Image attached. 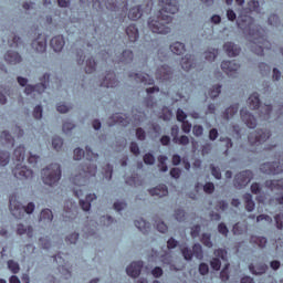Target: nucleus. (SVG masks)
I'll use <instances>...</instances> for the list:
<instances>
[{"mask_svg":"<svg viewBox=\"0 0 283 283\" xmlns=\"http://www.w3.org/2000/svg\"><path fill=\"white\" fill-rule=\"evenodd\" d=\"M163 3L157 18H149L148 28L154 34H169L171 28L167 23H171V15L178 12V1L176 0H160Z\"/></svg>","mask_w":283,"mask_h":283,"instance_id":"nucleus-1","label":"nucleus"},{"mask_svg":"<svg viewBox=\"0 0 283 283\" xmlns=\"http://www.w3.org/2000/svg\"><path fill=\"white\" fill-rule=\"evenodd\" d=\"M239 29L250 36V50L258 56H264V49L271 50V44L264 39L262 27L250 24L249 27H239Z\"/></svg>","mask_w":283,"mask_h":283,"instance_id":"nucleus-2","label":"nucleus"},{"mask_svg":"<svg viewBox=\"0 0 283 283\" xmlns=\"http://www.w3.org/2000/svg\"><path fill=\"white\" fill-rule=\"evenodd\" d=\"M99 56H102L103 61L105 63H115L117 65H129L134 62V51L126 49L119 54H115V56H112V53L108 51H102L99 53Z\"/></svg>","mask_w":283,"mask_h":283,"instance_id":"nucleus-3","label":"nucleus"},{"mask_svg":"<svg viewBox=\"0 0 283 283\" xmlns=\"http://www.w3.org/2000/svg\"><path fill=\"white\" fill-rule=\"evenodd\" d=\"M62 170L61 165L59 164H50L45 168L41 170V178L44 185L48 187H54L59 185V180H61Z\"/></svg>","mask_w":283,"mask_h":283,"instance_id":"nucleus-4","label":"nucleus"},{"mask_svg":"<svg viewBox=\"0 0 283 283\" xmlns=\"http://www.w3.org/2000/svg\"><path fill=\"white\" fill-rule=\"evenodd\" d=\"M266 189L276 193L270 199V205H283V179H270L264 182Z\"/></svg>","mask_w":283,"mask_h":283,"instance_id":"nucleus-5","label":"nucleus"},{"mask_svg":"<svg viewBox=\"0 0 283 283\" xmlns=\"http://www.w3.org/2000/svg\"><path fill=\"white\" fill-rule=\"evenodd\" d=\"M93 3H98V8H106L111 12H119L120 18L127 15V2L118 4V0H93Z\"/></svg>","mask_w":283,"mask_h":283,"instance_id":"nucleus-6","label":"nucleus"},{"mask_svg":"<svg viewBox=\"0 0 283 283\" xmlns=\"http://www.w3.org/2000/svg\"><path fill=\"white\" fill-rule=\"evenodd\" d=\"M271 138V130L266 128H258L248 136V140L252 147H260Z\"/></svg>","mask_w":283,"mask_h":283,"instance_id":"nucleus-7","label":"nucleus"},{"mask_svg":"<svg viewBox=\"0 0 283 283\" xmlns=\"http://www.w3.org/2000/svg\"><path fill=\"white\" fill-rule=\"evenodd\" d=\"M253 180V171L243 170L234 176L233 185L235 189H244Z\"/></svg>","mask_w":283,"mask_h":283,"instance_id":"nucleus-8","label":"nucleus"},{"mask_svg":"<svg viewBox=\"0 0 283 283\" xmlns=\"http://www.w3.org/2000/svg\"><path fill=\"white\" fill-rule=\"evenodd\" d=\"M260 171L268 176H277V174H283V164L280 161H268L260 166Z\"/></svg>","mask_w":283,"mask_h":283,"instance_id":"nucleus-9","label":"nucleus"},{"mask_svg":"<svg viewBox=\"0 0 283 283\" xmlns=\"http://www.w3.org/2000/svg\"><path fill=\"white\" fill-rule=\"evenodd\" d=\"M12 174L17 180H32V177L34 176L32 169H29L28 166H23L21 164H18L12 169Z\"/></svg>","mask_w":283,"mask_h":283,"instance_id":"nucleus-10","label":"nucleus"},{"mask_svg":"<svg viewBox=\"0 0 283 283\" xmlns=\"http://www.w3.org/2000/svg\"><path fill=\"white\" fill-rule=\"evenodd\" d=\"M73 154L74 160H81L82 158H86L90 163L98 160V154L94 153L90 146H86V151L81 148H75Z\"/></svg>","mask_w":283,"mask_h":283,"instance_id":"nucleus-11","label":"nucleus"},{"mask_svg":"<svg viewBox=\"0 0 283 283\" xmlns=\"http://www.w3.org/2000/svg\"><path fill=\"white\" fill-rule=\"evenodd\" d=\"M53 258L54 262H56L57 264V269L61 275H63L64 280H70V277H72V270L67 268V263H65V259H63V255L61 253H57Z\"/></svg>","mask_w":283,"mask_h":283,"instance_id":"nucleus-12","label":"nucleus"},{"mask_svg":"<svg viewBox=\"0 0 283 283\" xmlns=\"http://www.w3.org/2000/svg\"><path fill=\"white\" fill-rule=\"evenodd\" d=\"M172 76L174 71L167 64L160 65L156 71V78H158L163 83L171 81Z\"/></svg>","mask_w":283,"mask_h":283,"instance_id":"nucleus-13","label":"nucleus"},{"mask_svg":"<svg viewBox=\"0 0 283 283\" xmlns=\"http://www.w3.org/2000/svg\"><path fill=\"white\" fill-rule=\"evenodd\" d=\"M118 80L116 78V73L114 71H108L102 82L99 83L101 87H118Z\"/></svg>","mask_w":283,"mask_h":283,"instance_id":"nucleus-14","label":"nucleus"},{"mask_svg":"<svg viewBox=\"0 0 283 283\" xmlns=\"http://www.w3.org/2000/svg\"><path fill=\"white\" fill-rule=\"evenodd\" d=\"M240 114L241 119L247 125V127H249L250 129H255L258 127V119L255 118V116H253V114L249 113V111L244 108L240 111Z\"/></svg>","mask_w":283,"mask_h":283,"instance_id":"nucleus-15","label":"nucleus"},{"mask_svg":"<svg viewBox=\"0 0 283 283\" xmlns=\"http://www.w3.org/2000/svg\"><path fill=\"white\" fill-rule=\"evenodd\" d=\"M221 70L228 74V76H235V71L240 70V63L238 61H223L221 63Z\"/></svg>","mask_w":283,"mask_h":283,"instance_id":"nucleus-16","label":"nucleus"},{"mask_svg":"<svg viewBox=\"0 0 283 283\" xmlns=\"http://www.w3.org/2000/svg\"><path fill=\"white\" fill-rule=\"evenodd\" d=\"M128 78L137 83H143L144 85H154L155 83L153 77L149 76V74H145V73H129Z\"/></svg>","mask_w":283,"mask_h":283,"instance_id":"nucleus-17","label":"nucleus"},{"mask_svg":"<svg viewBox=\"0 0 283 283\" xmlns=\"http://www.w3.org/2000/svg\"><path fill=\"white\" fill-rule=\"evenodd\" d=\"M144 263L143 261H135L130 263L129 266L126 268V273L129 277H138L143 271Z\"/></svg>","mask_w":283,"mask_h":283,"instance_id":"nucleus-18","label":"nucleus"},{"mask_svg":"<svg viewBox=\"0 0 283 283\" xmlns=\"http://www.w3.org/2000/svg\"><path fill=\"white\" fill-rule=\"evenodd\" d=\"M31 48L35 52L43 54V52L48 50V40L44 36L39 35L35 40L32 41Z\"/></svg>","mask_w":283,"mask_h":283,"instance_id":"nucleus-19","label":"nucleus"},{"mask_svg":"<svg viewBox=\"0 0 283 283\" xmlns=\"http://www.w3.org/2000/svg\"><path fill=\"white\" fill-rule=\"evenodd\" d=\"M40 83L33 85L34 92L38 94H43L45 90H48V85H50V73H44L40 78Z\"/></svg>","mask_w":283,"mask_h":283,"instance_id":"nucleus-20","label":"nucleus"},{"mask_svg":"<svg viewBox=\"0 0 283 283\" xmlns=\"http://www.w3.org/2000/svg\"><path fill=\"white\" fill-rule=\"evenodd\" d=\"M4 61L9 65H17L18 63H21L23 59L19 52L10 50L4 54Z\"/></svg>","mask_w":283,"mask_h":283,"instance_id":"nucleus-21","label":"nucleus"},{"mask_svg":"<svg viewBox=\"0 0 283 283\" xmlns=\"http://www.w3.org/2000/svg\"><path fill=\"white\" fill-rule=\"evenodd\" d=\"M126 35L128 36L129 43H136L138 41L140 33L138 32V27L136 24H129L125 29Z\"/></svg>","mask_w":283,"mask_h":283,"instance_id":"nucleus-22","label":"nucleus"},{"mask_svg":"<svg viewBox=\"0 0 283 283\" xmlns=\"http://www.w3.org/2000/svg\"><path fill=\"white\" fill-rule=\"evenodd\" d=\"M223 50L226 51V54H228V56H238L242 51V49H240L238 44L233 42H226L223 45Z\"/></svg>","mask_w":283,"mask_h":283,"instance_id":"nucleus-23","label":"nucleus"},{"mask_svg":"<svg viewBox=\"0 0 283 283\" xmlns=\"http://www.w3.org/2000/svg\"><path fill=\"white\" fill-rule=\"evenodd\" d=\"M51 48L54 52H61L65 48V38L63 35H56L51 39Z\"/></svg>","mask_w":283,"mask_h":283,"instance_id":"nucleus-24","label":"nucleus"},{"mask_svg":"<svg viewBox=\"0 0 283 283\" xmlns=\"http://www.w3.org/2000/svg\"><path fill=\"white\" fill-rule=\"evenodd\" d=\"M148 191L151 196H158V198H165V196H169V189L166 185H159L149 189Z\"/></svg>","mask_w":283,"mask_h":283,"instance_id":"nucleus-25","label":"nucleus"},{"mask_svg":"<svg viewBox=\"0 0 283 283\" xmlns=\"http://www.w3.org/2000/svg\"><path fill=\"white\" fill-rule=\"evenodd\" d=\"M268 269H269V266L264 263H259L256 265L251 263L249 265V271H250V273H252V275H264V273H266Z\"/></svg>","mask_w":283,"mask_h":283,"instance_id":"nucleus-26","label":"nucleus"},{"mask_svg":"<svg viewBox=\"0 0 283 283\" xmlns=\"http://www.w3.org/2000/svg\"><path fill=\"white\" fill-rule=\"evenodd\" d=\"M135 227L144 233V235H147L149 231H151V223L147 222L145 219L140 218L135 220Z\"/></svg>","mask_w":283,"mask_h":283,"instance_id":"nucleus-27","label":"nucleus"},{"mask_svg":"<svg viewBox=\"0 0 283 283\" xmlns=\"http://www.w3.org/2000/svg\"><path fill=\"white\" fill-rule=\"evenodd\" d=\"M96 200V193H88L86 195L85 200L80 199V207L83 209V211H90L92 209V202Z\"/></svg>","mask_w":283,"mask_h":283,"instance_id":"nucleus-28","label":"nucleus"},{"mask_svg":"<svg viewBox=\"0 0 283 283\" xmlns=\"http://www.w3.org/2000/svg\"><path fill=\"white\" fill-rule=\"evenodd\" d=\"M273 112V106L271 104L263 105L259 109V116L261 120H271V113Z\"/></svg>","mask_w":283,"mask_h":283,"instance_id":"nucleus-29","label":"nucleus"},{"mask_svg":"<svg viewBox=\"0 0 283 283\" xmlns=\"http://www.w3.org/2000/svg\"><path fill=\"white\" fill-rule=\"evenodd\" d=\"M180 65L185 72H189L192 67H196L193 64V55L186 54L185 57L181 59Z\"/></svg>","mask_w":283,"mask_h":283,"instance_id":"nucleus-30","label":"nucleus"},{"mask_svg":"<svg viewBox=\"0 0 283 283\" xmlns=\"http://www.w3.org/2000/svg\"><path fill=\"white\" fill-rule=\"evenodd\" d=\"M28 235V238H33L34 237V228L32 226H29L25 228L23 223L18 224L17 227V234L18 235Z\"/></svg>","mask_w":283,"mask_h":283,"instance_id":"nucleus-31","label":"nucleus"},{"mask_svg":"<svg viewBox=\"0 0 283 283\" xmlns=\"http://www.w3.org/2000/svg\"><path fill=\"white\" fill-rule=\"evenodd\" d=\"M140 17H143V7L142 6L133 7L128 11V19H130V21H138V19H140Z\"/></svg>","mask_w":283,"mask_h":283,"instance_id":"nucleus-32","label":"nucleus"},{"mask_svg":"<svg viewBox=\"0 0 283 283\" xmlns=\"http://www.w3.org/2000/svg\"><path fill=\"white\" fill-rule=\"evenodd\" d=\"M240 111V104H233L230 107L226 108L223 112V118L224 120H229V118H233L235 114Z\"/></svg>","mask_w":283,"mask_h":283,"instance_id":"nucleus-33","label":"nucleus"},{"mask_svg":"<svg viewBox=\"0 0 283 283\" xmlns=\"http://www.w3.org/2000/svg\"><path fill=\"white\" fill-rule=\"evenodd\" d=\"M260 94L253 93L248 98V105L250 109H260Z\"/></svg>","mask_w":283,"mask_h":283,"instance_id":"nucleus-34","label":"nucleus"},{"mask_svg":"<svg viewBox=\"0 0 283 283\" xmlns=\"http://www.w3.org/2000/svg\"><path fill=\"white\" fill-rule=\"evenodd\" d=\"M13 158L18 163H23L25 160V146H18L13 151Z\"/></svg>","mask_w":283,"mask_h":283,"instance_id":"nucleus-35","label":"nucleus"},{"mask_svg":"<svg viewBox=\"0 0 283 283\" xmlns=\"http://www.w3.org/2000/svg\"><path fill=\"white\" fill-rule=\"evenodd\" d=\"M2 42H8L10 48H21L23 45V40L18 35H13L11 41L10 38L2 36Z\"/></svg>","mask_w":283,"mask_h":283,"instance_id":"nucleus-36","label":"nucleus"},{"mask_svg":"<svg viewBox=\"0 0 283 283\" xmlns=\"http://www.w3.org/2000/svg\"><path fill=\"white\" fill-rule=\"evenodd\" d=\"M1 140L4 142L7 147H14V137L8 130H3L0 135Z\"/></svg>","mask_w":283,"mask_h":283,"instance_id":"nucleus-37","label":"nucleus"},{"mask_svg":"<svg viewBox=\"0 0 283 283\" xmlns=\"http://www.w3.org/2000/svg\"><path fill=\"white\" fill-rule=\"evenodd\" d=\"M185 43L182 42H175L170 45V52H172V54H177V56L185 54Z\"/></svg>","mask_w":283,"mask_h":283,"instance_id":"nucleus-38","label":"nucleus"},{"mask_svg":"<svg viewBox=\"0 0 283 283\" xmlns=\"http://www.w3.org/2000/svg\"><path fill=\"white\" fill-rule=\"evenodd\" d=\"M54 220V214L52 213V210L50 209H43L40 213V221L50 223Z\"/></svg>","mask_w":283,"mask_h":283,"instance_id":"nucleus-39","label":"nucleus"},{"mask_svg":"<svg viewBox=\"0 0 283 283\" xmlns=\"http://www.w3.org/2000/svg\"><path fill=\"white\" fill-rule=\"evenodd\" d=\"M243 200L245 202V210L251 212L255 209V201H253V196L251 193L243 195Z\"/></svg>","mask_w":283,"mask_h":283,"instance_id":"nucleus-40","label":"nucleus"},{"mask_svg":"<svg viewBox=\"0 0 283 283\" xmlns=\"http://www.w3.org/2000/svg\"><path fill=\"white\" fill-rule=\"evenodd\" d=\"M201 243L203 247H207V249H213V241H211V233L205 232L201 234Z\"/></svg>","mask_w":283,"mask_h":283,"instance_id":"nucleus-41","label":"nucleus"},{"mask_svg":"<svg viewBox=\"0 0 283 283\" xmlns=\"http://www.w3.org/2000/svg\"><path fill=\"white\" fill-rule=\"evenodd\" d=\"M85 72L86 74H94V72H96V60H94V57L86 60Z\"/></svg>","mask_w":283,"mask_h":283,"instance_id":"nucleus-42","label":"nucleus"},{"mask_svg":"<svg viewBox=\"0 0 283 283\" xmlns=\"http://www.w3.org/2000/svg\"><path fill=\"white\" fill-rule=\"evenodd\" d=\"M192 255H195V258H197V260H202L205 258V252H202V245L200 243L193 244Z\"/></svg>","mask_w":283,"mask_h":283,"instance_id":"nucleus-43","label":"nucleus"},{"mask_svg":"<svg viewBox=\"0 0 283 283\" xmlns=\"http://www.w3.org/2000/svg\"><path fill=\"white\" fill-rule=\"evenodd\" d=\"M10 164V151L0 150V167H7Z\"/></svg>","mask_w":283,"mask_h":283,"instance_id":"nucleus-44","label":"nucleus"},{"mask_svg":"<svg viewBox=\"0 0 283 283\" xmlns=\"http://www.w3.org/2000/svg\"><path fill=\"white\" fill-rule=\"evenodd\" d=\"M7 266H8L9 271H11V273H13V275H17V273H19V271H21V265H19V262H17L14 260H9L7 262Z\"/></svg>","mask_w":283,"mask_h":283,"instance_id":"nucleus-45","label":"nucleus"},{"mask_svg":"<svg viewBox=\"0 0 283 283\" xmlns=\"http://www.w3.org/2000/svg\"><path fill=\"white\" fill-rule=\"evenodd\" d=\"M175 220L177 222H185L187 220V212L182 208H178L175 210Z\"/></svg>","mask_w":283,"mask_h":283,"instance_id":"nucleus-46","label":"nucleus"},{"mask_svg":"<svg viewBox=\"0 0 283 283\" xmlns=\"http://www.w3.org/2000/svg\"><path fill=\"white\" fill-rule=\"evenodd\" d=\"M268 23L273 28H280V15L275 13L270 14V17L268 18Z\"/></svg>","mask_w":283,"mask_h":283,"instance_id":"nucleus-47","label":"nucleus"},{"mask_svg":"<svg viewBox=\"0 0 283 283\" xmlns=\"http://www.w3.org/2000/svg\"><path fill=\"white\" fill-rule=\"evenodd\" d=\"M251 242L258 244L260 249H264L266 247V238L265 237H251Z\"/></svg>","mask_w":283,"mask_h":283,"instance_id":"nucleus-48","label":"nucleus"},{"mask_svg":"<svg viewBox=\"0 0 283 283\" xmlns=\"http://www.w3.org/2000/svg\"><path fill=\"white\" fill-rule=\"evenodd\" d=\"M249 9L252 12H256V14H260V12H262V8L260 7V1L258 0H250L248 2Z\"/></svg>","mask_w":283,"mask_h":283,"instance_id":"nucleus-49","label":"nucleus"},{"mask_svg":"<svg viewBox=\"0 0 283 283\" xmlns=\"http://www.w3.org/2000/svg\"><path fill=\"white\" fill-rule=\"evenodd\" d=\"M210 171H211V176H213L216 180H222V171L220 170V167L211 164Z\"/></svg>","mask_w":283,"mask_h":283,"instance_id":"nucleus-50","label":"nucleus"},{"mask_svg":"<svg viewBox=\"0 0 283 283\" xmlns=\"http://www.w3.org/2000/svg\"><path fill=\"white\" fill-rule=\"evenodd\" d=\"M52 147L55 149V151H60V149L63 147V138L60 136H54L52 138Z\"/></svg>","mask_w":283,"mask_h":283,"instance_id":"nucleus-51","label":"nucleus"},{"mask_svg":"<svg viewBox=\"0 0 283 283\" xmlns=\"http://www.w3.org/2000/svg\"><path fill=\"white\" fill-rule=\"evenodd\" d=\"M222 92V85L218 84L212 86V88L209 92L210 98H218L220 96V93Z\"/></svg>","mask_w":283,"mask_h":283,"instance_id":"nucleus-52","label":"nucleus"},{"mask_svg":"<svg viewBox=\"0 0 283 283\" xmlns=\"http://www.w3.org/2000/svg\"><path fill=\"white\" fill-rule=\"evenodd\" d=\"M181 255L184 256L186 262H191V260H193V251L189 248H182Z\"/></svg>","mask_w":283,"mask_h":283,"instance_id":"nucleus-53","label":"nucleus"},{"mask_svg":"<svg viewBox=\"0 0 283 283\" xmlns=\"http://www.w3.org/2000/svg\"><path fill=\"white\" fill-rule=\"evenodd\" d=\"M150 128L153 134H155V138H159L160 134H163V127L156 122L150 123Z\"/></svg>","mask_w":283,"mask_h":283,"instance_id":"nucleus-54","label":"nucleus"},{"mask_svg":"<svg viewBox=\"0 0 283 283\" xmlns=\"http://www.w3.org/2000/svg\"><path fill=\"white\" fill-rule=\"evenodd\" d=\"M143 161L146 164V165H156V156H154L151 153H146L144 156H143Z\"/></svg>","mask_w":283,"mask_h":283,"instance_id":"nucleus-55","label":"nucleus"},{"mask_svg":"<svg viewBox=\"0 0 283 283\" xmlns=\"http://www.w3.org/2000/svg\"><path fill=\"white\" fill-rule=\"evenodd\" d=\"M259 70L262 76H269L271 74V66L264 62L259 63Z\"/></svg>","mask_w":283,"mask_h":283,"instance_id":"nucleus-56","label":"nucleus"},{"mask_svg":"<svg viewBox=\"0 0 283 283\" xmlns=\"http://www.w3.org/2000/svg\"><path fill=\"white\" fill-rule=\"evenodd\" d=\"M200 231H202V227L200 224H195L191 227L190 235L193 240L196 238H200Z\"/></svg>","mask_w":283,"mask_h":283,"instance_id":"nucleus-57","label":"nucleus"},{"mask_svg":"<svg viewBox=\"0 0 283 283\" xmlns=\"http://www.w3.org/2000/svg\"><path fill=\"white\" fill-rule=\"evenodd\" d=\"M135 136H136L137 140H140V142L147 140V132H145L143 129V127L136 128Z\"/></svg>","mask_w":283,"mask_h":283,"instance_id":"nucleus-58","label":"nucleus"},{"mask_svg":"<svg viewBox=\"0 0 283 283\" xmlns=\"http://www.w3.org/2000/svg\"><path fill=\"white\" fill-rule=\"evenodd\" d=\"M217 56H218V50H216V49L205 53L206 61H209L210 63L216 61Z\"/></svg>","mask_w":283,"mask_h":283,"instance_id":"nucleus-59","label":"nucleus"},{"mask_svg":"<svg viewBox=\"0 0 283 283\" xmlns=\"http://www.w3.org/2000/svg\"><path fill=\"white\" fill-rule=\"evenodd\" d=\"M104 178L106 180H112V175L114 174V166H112L111 164H106V166L104 167Z\"/></svg>","mask_w":283,"mask_h":283,"instance_id":"nucleus-60","label":"nucleus"},{"mask_svg":"<svg viewBox=\"0 0 283 283\" xmlns=\"http://www.w3.org/2000/svg\"><path fill=\"white\" fill-rule=\"evenodd\" d=\"M161 118L166 123L171 120V118H174V112H171V109H169V108H164L163 113H161Z\"/></svg>","mask_w":283,"mask_h":283,"instance_id":"nucleus-61","label":"nucleus"},{"mask_svg":"<svg viewBox=\"0 0 283 283\" xmlns=\"http://www.w3.org/2000/svg\"><path fill=\"white\" fill-rule=\"evenodd\" d=\"M214 255L216 258L222 260L223 262H227L228 252L224 249L220 248L214 250Z\"/></svg>","mask_w":283,"mask_h":283,"instance_id":"nucleus-62","label":"nucleus"},{"mask_svg":"<svg viewBox=\"0 0 283 283\" xmlns=\"http://www.w3.org/2000/svg\"><path fill=\"white\" fill-rule=\"evenodd\" d=\"M210 266L213 271H220V269H222V261H220L218 258H213L210 261Z\"/></svg>","mask_w":283,"mask_h":283,"instance_id":"nucleus-63","label":"nucleus"},{"mask_svg":"<svg viewBox=\"0 0 283 283\" xmlns=\"http://www.w3.org/2000/svg\"><path fill=\"white\" fill-rule=\"evenodd\" d=\"M274 221H275L276 229L282 231V229H283V213L275 214Z\"/></svg>","mask_w":283,"mask_h":283,"instance_id":"nucleus-64","label":"nucleus"}]
</instances>
